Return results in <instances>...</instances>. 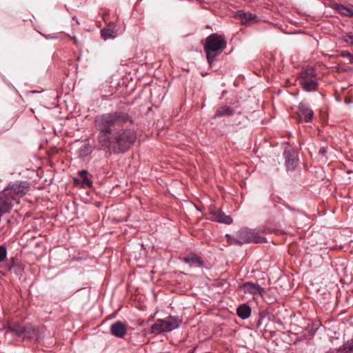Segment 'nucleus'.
<instances>
[{
	"instance_id": "1",
	"label": "nucleus",
	"mask_w": 353,
	"mask_h": 353,
	"mask_svg": "<svg viewBox=\"0 0 353 353\" xmlns=\"http://www.w3.org/2000/svg\"><path fill=\"white\" fill-rule=\"evenodd\" d=\"M132 121L128 113L114 111L96 117L97 140L101 149L110 154L128 151L137 139V132L126 126Z\"/></svg>"
},
{
	"instance_id": "2",
	"label": "nucleus",
	"mask_w": 353,
	"mask_h": 353,
	"mask_svg": "<svg viewBox=\"0 0 353 353\" xmlns=\"http://www.w3.org/2000/svg\"><path fill=\"white\" fill-rule=\"evenodd\" d=\"M226 46L227 41L221 34L214 33L206 38L203 48L208 61L210 65L214 62L216 57L221 53Z\"/></svg>"
},
{
	"instance_id": "3",
	"label": "nucleus",
	"mask_w": 353,
	"mask_h": 353,
	"mask_svg": "<svg viewBox=\"0 0 353 353\" xmlns=\"http://www.w3.org/2000/svg\"><path fill=\"white\" fill-rule=\"evenodd\" d=\"M230 244L243 245L245 243H261L267 242V239L259 235V232L249 228H242L237 232L236 237H232L226 234Z\"/></svg>"
},
{
	"instance_id": "4",
	"label": "nucleus",
	"mask_w": 353,
	"mask_h": 353,
	"mask_svg": "<svg viewBox=\"0 0 353 353\" xmlns=\"http://www.w3.org/2000/svg\"><path fill=\"white\" fill-rule=\"evenodd\" d=\"M182 323V320L178 316H168L165 319H158L151 326L150 334L159 335L163 332H170L178 328Z\"/></svg>"
},
{
	"instance_id": "5",
	"label": "nucleus",
	"mask_w": 353,
	"mask_h": 353,
	"mask_svg": "<svg viewBox=\"0 0 353 353\" xmlns=\"http://www.w3.org/2000/svg\"><path fill=\"white\" fill-rule=\"evenodd\" d=\"M302 88L306 92L316 91L319 86L317 74L313 68H305L299 77Z\"/></svg>"
},
{
	"instance_id": "6",
	"label": "nucleus",
	"mask_w": 353,
	"mask_h": 353,
	"mask_svg": "<svg viewBox=\"0 0 353 353\" xmlns=\"http://www.w3.org/2000/svg\"><path fill=\"white\" fill-rule=\"evenodd\" d=\"M13 202L19 203L16 194L12 190H5L0 196V217L10 212Z\"/></svg>"
},
{
	"instance_id": "7",
	"label": "nucleus",
	"mask_w": 353,
	"mask_h": 353,
	"mask_svg": "<svg viewBox=\"0 0 353 353\" xmlns=\"http://www.w3.org/2000/svg\"><path fill=\"white\" fill-rule=\"evenodd\" d=\"M12 332L14 335L22 338L23 339H32L37 336V330L31 325H14L12 329Z\"/></svg>"
},
{
	"instance_id": "8",
	"label": "nucleus",
	"mask_w": 353,
	"mask_h": 353,
	"mask_svg": "<svg viewBox=\"0 0 353 353\" xmlns=\"http://www.w3.org/2000/svg\"><path fill=\"white\" fill-rule=\"evenodd\" d=\"M209 210L210 214L212 216L214 221L228 225H230L232 223V219L231 216L226 215L223 212L216 208L214 205H211L210 206Z\"/></svg>"
},
{
	"instance_id": "9",
	"label": "nucleus",
	"mask_w": 353,
	"mask_h": 353,
	"mask_svg": "<svg viewBox=\"0 0 353 353\" xmlns=\"http://www.w3.org/2000/svg\"><path fill=\"white\" fill-rule=\"evenodd\" d=\"M241 288L243 289L244 293L250 294L254 296L256 295L262 296L265 292L264 288L261 287L259 284L252 282L244 283L241 286Z\"/></svg>"
},
{
	"instance_id": "10",
	"label": "nucleus",
	"mask_w": 353,
	"mask_h": 353,
	"mask_svg": "<svg viewBox=\"0 0 353 353\" xmlns=\"http://www.w3.org/2000/svg\"><path fill=\"white\" fill-rule=\"evenodd\" d=\"M110 331L112 336L122 339L128 332L127 325L121 321H117L111 325Z\"/></svg>"
},
{
	"instance_id": "11",
	"label": "nucleus",
	"mask_w": 353,
	"mask_h": 353,
	"mask_svg": "<svg viewBox=\"0 0 353 353\" xmlns=\"http://www.w3.org/2000/svg\"><path fill=\"white\" fill-rule=\"evenodd\" d=\"M299 116L301 120L307 123L312 120L314 117V112L310 108L307 103L301 102L299 105Z\"/></svg>"
},
{
	"instance_id": "12",
	"label": "nucleus",
	"mask_w": 353,
	"mask_h": 353,
	"mask_svg": "<svg viewBox=\"0 0 353 353\" xmlns=\"http://www.w3.org/2000/svg\"><path fill=\"white\" fill-rule=\"evenodd\" d=\"M182 261L188 264L191 268H201L204 265V261L201 257L193 252L185 256Z\"/></svg>"
},
{
	"instance_id": "13",
	"label": "nucleus",
	"mask_w": 353,
	"mask_h": 353,
	"mask_svg": "<svg viewBox=\"0 0 353 353\" xmlns=\"http://www.w3.org/2000/svg\"><path fill=\"white\" fill-rule=\"evenodd\" d=\"M283 155L285 159V165L288 170H294L296 168L299 161L295 152L285 150L283 152Z\"/></svg>"
},
{
	"instance_id": "14",
	"label": "nucleus",
	"mask_w": 353,
	"mask_h": 353,
	"mask_svg": "<svg viewBox=\"0 0 353 353\" xmlns=\"http://www.w3.org/2000/svg\"><path fill=\"white\" fill-rule=\"evenodd\" d=\"M251 307L247 303L241 304L236 308V314L241 319H247L251 315Z\"/></svg>"
},
{
	"instance_id": "15",
	"label": "nucleus",
	"mask_w": 353,
	"mask_h": 353,
	"mask_svg": "<svg viewBox=\"0 0 353 353\" xmlns=\"http://www.w3.org/2000/svg\"><path fill=\"white\" fill-rule=\"evenodd\" d=\"M234 113V110L227 105L221 106L218 108L214 115V118L221 117L225 116H230Z\"/></svg>"
},
{
	"instance_id": "16",
	"label": "nucleus",
	"mask_w": 353,
	"mask_h": 353,
	"mask_svg": "<svg viewBox=\"0 0 353 353\" xmlns=\"http://www.w3.org/2000/svg\"><path fill=\"white\" fill-rule=\"evenodd\" d=\"M80 176L82 179L81 185L82 187L90 188L92 185V181L88 178V171L87 170H81L79 172Z\"/></svg>"
},
{
	"instance_id": "17",
	"label": "nucleus",
	"mask_w": 353,
	"mask_h": 353,
	"mask_svg": "<svg viewBox=\"0 0 353 353\" xmlns=\"http://www.w3.org/2000/svg\"><path fill=\"white\" fill-rule=\"evenodd\" d=\"M238 16L243 24H247L256 18V15L249 12L239 11Z\"/></svg>"
},
{
	"instance_id": "18",
	"label": "nucleus",
	"mask_w": 353,
	"mask_h": 353,
	"mask_svg": "<svg viewBox=\"0 0 353 353\" xmlns=\"http://www.w3.org/2000/svg\"><path fill=\"white\" fill-rule=\"evenodd\" d=\"M336 353H353V339L348 340L336 351Z\"/></svg>"
},
{
	"instance_id": "19",
	"label": "nucleus",
	"mask_w": 353,
	"mask_h": 353,
	"mask_svg": "<svg viewBox=\"0 0 353 353\" xmlns=\"http://www.w3.org/2000/svg\"><path fill=\"white\" fill-rule=\"evenodd\" d=\"M334 8L337 10V11L345 15L348 17H353V10L348 8L341 4H336Z\"/></svg>"
},
{
	"instance_id": "20",
	"label": "nucleus",
	"mask_w": 353,
	"mask_h": 353,
	"mask_svg": "<svg viewBox=\"0 0 353 353\" xmlns=\"http://www.w3.org/2000/svg\"><path fill=\"white\" fill-rule=\"evenodd\" d=\"M101 35L104 39H108L110 38H114V32L113 30L110 29H103L101 30Z\"/></svg>"
},
{
	"instance_id": "21",
	"label": "nucleus",
	"mask_w": 353,
	"mask_h": 353,
	"mask_svg": "<svg viewBox=\"0 0 353 353\" xmlns=\"http://www.w3.org/2000/svg\"><path fill=\"white\" fill-rule=\"evenodd\" d=\"M7 256V250L5 247L0 245V262L6 260Z\"/></svg>"
},
{
	"instance_id": "22",
	"label": "nucleus",
	"mask_w": 353,
	"mask_h": 353,
	"mask_svg": "<svg viewBox=\"0 0 353 353\" xmlns=\"http://www.w3.org/2000/svg\"><path fill=\"white\" fill-rule=\"evenodd\" d=\"M343 41L347 44L353 46V35L351 34H347L343 37Z\"/></svg>"
},
{
	"instance_id": "23",
	"label": "nucleus",
	"mask_w": 353,
	"mask_h": 353,
	"mask_svg": "<svg viewBox=\"0 0 353 353\" xmlns=\"http://www.w3.org/2000/svg\"><path fill=\"white\" fill-rule=\"evenodd\" d=\"M341 56L345 57V58H347V59H349L350 61L351 62L352 58H353V55L348 51H343L341 52Z\"/></svg>"
},
{
	"instance_id": "24",
	"label": "nucleus",
	"mask_w": 353,
	"mask_h": 353,
	"mask_svg": "<svg viewBox=\"0 0 353 353\" xmlns=\"http://www.w3.org/2000/svg\"><path fill=\"white\" fill-rule=\"evenodd\" d=\"M327 153V148L326 147H322L319 150V154L325 156Z\"/></svg>"
},
{
	"instance_id": "25",
	"label": "nucleus",
	"mask_w": 353,
	"mask_h": 353,
	"mask_svg": "<svg viewBox=\"0 0 353 353\" xmlns=\"http://www.w3.org/2000/svg\"><path fill=\"white\" fill-rule=\"evenodd\" d=\"M43 37L46 39H57L58 37L55 35H50V34H48V35H46V34H43Z\"/></svg>"
},
{
	"instance_id": "26",
	"label": "nucleus",
	"mask_w": 353,
	"mask_h": 353,
	"mask_svg": "<svg viewBox=\"0 0 353 353\" xmlns=\"http://www.w3.org/2000/svg\"><path fill=\"white\" fill-rule=\"evenodd\" d=\"M257 324L258 325H260L261 324V317L259 319Z\"/></svg>"
},
{
	"instance_id": "27",
	"label": "nucleus",
	"mask_w": 353,
	"mask_h": 353,
	"mask_svg": "<svg viewBox=\"0 0 353 353\" xmlns=\"http://www.w3.org/2000/svg\"><path fill=\"white\" fill-rule=\"evenodd\" d=\"M73 39H74V44H77V38L74 37L73 38Z\"/></svg>"
},
{
	"instance_id": "28",
	"label": "nucleus",
	"mask_w": 353,
	"mask_h": 353,
	"mask_svg": "<svg viewBox=\"0 0 353 353\" xmlns=\"http://www.w3.org/2000/svg\"><path fill=\"white\" fill-rule=\"evenodd\" d=\"M74 182H75V183H77V179H74Z\"/></svg>"
},
{
	"instance_id": "29",
	"label": "nucleus",
	"mask_w": 353,
	"mask_h": 353,
	"mask_svg": "<svg viewBox=\"0 0 353 353\" xmlns=\"http://www.w3.org/2000/svg\"><path fill=\"white\" fill-rule=\"evenodd\" d=\"M351 63H353V57H352V61H351Z\"/></svg>"
}]
</instances>
